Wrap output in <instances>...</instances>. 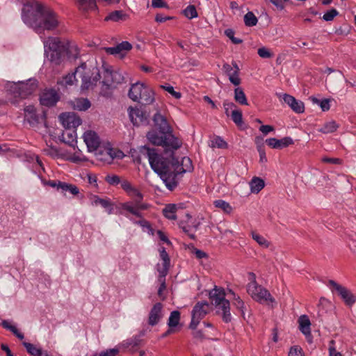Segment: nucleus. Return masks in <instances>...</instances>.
<instances>
[{"label":"nucleus","instance_id":"nucleus-42","mask_svg":"<svg viewBox=\"0 0 356 356\" xmlns=\"http://www.w3.org/2000/svg\"><path fill=\"white\" fill-rule=\"evenodd\" d=\"M76 74H77V73H76V71L72 74H68L66 76H63L60 79V81H58V83L65 87L68 86H72L77 82V80L75 77Z\"/></svg>","mask_w":356,"mask_h":356},{"label":"nucleus","instance_id":"nucleus-31","mask_svg":"<svg viewBox=\"0 0 356 356\" xmlns=\"http://www.w3.org/2000/svg\"><path fill=\"white\" fill-rule=\"evenodd\" d=\"M234 99L236 102L241 105H248V102L246 95L241 87H237L234 89Z\"/></svg>","mask_w":356,"mask_h":356},{"label":"nucleus","instance_id":"nucleus-3","mask_svg":"<svg viewBox=\"0 0 356 356\" xmlns=\"http://www.w3.org/2000/svg\"><path fill=\"white\" fill-rule=\"evenodd\" d=\"M250 276L252 280L247 285L248 293L254 300L273 307L275 303L274 298L266 289L257 283L254 273H251Z\"/></svg>","mask_w":356,"mask_h":356},{"label":"nucleus","instance_id":"nucleus-33","mask_svg":"<svg viewBox=\"0 0 356 356\" xmlns=\"http://www.w3.org/2000/svg\"><path fill=\"white\" fill-rule=\"evenodd\" d=\"M1 325L3 326V328L10 331L19 339H24V334L19 332V330L16 327V326L13 325L8 321L3 320L1 322Z\"/></svg>","mask_w":356,"mask_h":356},{"label":"nucleus","instance_id":"nucleus-20","mask_svg":"<svg viewBox=\"0 0 356 356\" xmlns=\"http://www.w3.org/2000/svg\"><path fill=\"white\" fill-rule=\"evenodd\" d=\"M24 111V120L32 127L39 124L41 116L36 113L35 107L32 105L26 106Z\"/></svg>","mask_w":356,"mask_h":356},{"label":"nucleus","instance_id":"nucleus-59","mask_svg":"<svg viewBox=\"0 0 356 356\" xmlns=\"http://www.w3.org/2000/svg\"><path fill=\"white\" fill-rule=\"evenodd\" d=\"M99 204L101 205L103 208L107 209L108 214H111L113 213V207L108 199H102L101 201H99Z\"/></svg>","mask_w":356,"mask_h":356},{"label":"nucleus","instance_id":"nucleus-48","mask_svg":"<svg viewBox=\"0 0 356 356\" xmlns=\"http://www.w3.org/2000/svg\"><path fill=\"white\" fill-rule=\"evenodd\" d=\"M252 237L262 248H266L270 245V243L263 236L257 232H252Z\"/></svg>","mask_w":356,"mask_h":356},{"label":"nucleus","instance_id":"nucleus-50","mask_svg":"<svg viewBox=\"0 0 356 356\" xmlns=\"http://www.w3.org/2000/svg\"><path fill=\"white\" fill-rule=\"evenodd\" d=\"M183 13L188 19H193L197 17V10L193 5L188 6L184 10Z\"/></svg>","mask_w":356,"mask_h":356},{"label":"nucleus","instance_id":"nucleus-51","mask_svg":"<svg viewBox=\"0 0 356 356\" xmlns=\"http://www.w3.org/2000/svg\"><path fill=\"white\" fill-rule=\"evenodd\" d=\"M140 337H141V336H140V335L134 336L132 338L124 341L123 343V345L127 348L129 346H131L132 348L137 347L141 343Z\"/></svg>","mask_w":356,"mask_h":356},{"label":"nucleus","instance_id":"nucleus-17","mask_svg":"<svg viewBox=\"0 0 356 356\" xmlns=\"http://www.w3.org/2000/svg\"><path fill=\"white\" fill-rule=\"evenodd\" d=\"M172 160L173 162L172 163V165L173 167V172H175V177L181 173L191 172L193 169L192 161L188 157L182 158L181 165H179V161L174 157H172Z\"/></svg>","mask_w":356,"mask_h":356},{"label":"nucleus","instance_id":"nucleus-29","mask_svg":"<svg viewBox=\"0 0 356 356\" xmlns=\"http://www.w3.org/2000/svg\"><path fill=\"white\" fill-rule=\"evenodd\" d=\"M22 345L25 347L27 353L31 356H44L47 351L43 352L41 348L37 347L35 345L24 341Z\"/></svg>","mask_w":356,"mask_h":356},{"label":"nucleus","instance_id":"nucleus-62","mask_svg":"<svg viewBox=\"0 0 356 356\" xmlns=\"http://www.w3.org/2000/svg\"><path fill=\"white\" fill-rule=\"evenodd\" d=\"M118 353V350L117 348H112L99 353H96L93 356H115Z\"/></svg>","mask_w":356,"mask_h":356},{"label":"nucleus","instance_id":"nucleus-13","mask_svg":"<svg viewBox=\"0 0 356 356\" xmlns=\"http://www.w3.org/2000/svg\"><path fill=\"white\" fill-rule=\"evenodd\" d=\"M222 70L229 77V81L234 86H238L241 80L239 77L240 69L236 63H232V65L225 63L222 66Z\"/></svg>","mask_w":356,"mask_h":356},{"label":"nucleus","instance_id":"nucleus-16","mask_svg":"<svg viewBox=\"0 0 356 356\" xmlns=\"http://www.w3.org/2000/svg\"><path fill=\"white\" fill-rule=\"evenodd\" d=\"M60 95L58 92L54 89L45 90L40 95V102L43 106L51 107L56 105L59 101Z\"/></svg>","mask_w":356,"mask_h":356},{"label":"nucleus","instance_id":"nucleus-54","mask_svg":"<svg viewBox=\"0 0 356 356\" xmlns=\"http://www.w3.org/2000/svg\"><path fill=\"white\" fill-rule=\"evenodd\" d=\"M189 249L191 250V252L195 256L196 259L199 260H202L203 259H207L209 258L207 253L195 248L194 246H191V248H189Z\"/></svg>","mask_w":356,"mask_h":356},{"label":"nucleus","instance_id":"nucleus-23","mask_svg":"<svg viewBox=\"0 0 356 356\" xmlns=\"http://www.w3.org/2000/svg\"><path fill=\"white\" fill-rule=\"evenodd\" d=\"M162 309L163 305L161 303L157 302L155 305H154L149 314V325L154 326L159 322V321L163 316Z\"/></svg>","mask_w":356,"mask_h":356},{"label":"nucleus","instance_id":"nucleus-14","mask_svg":"<svg viewBox=\"0 0 356 356\" xmlns=\"http://www.w3.org/2000/svg\"><path fill=\"white\" fill-rule=\"evenodd\" d=\"M130 120L135 126L146 125L148 124V116L145 112L138 108L128 109Z\"/></svg>","mask_w":356,"mask_h":356},{"label":"nucleus","instance_id":"nucleus-55","mask_svg":"<svg viewBox=\"0 0 356 356\" xmlns=\"http://www.w3.org/2000/svg\"><path fill=\"white\" fill-rule=\"evenodd\" d=\"M212 147L226 148L227 143L220 137L217 136L211 140Z\"/></svg>","mask_w":356,"mask_h":356},{"label":"nucleus","instance_id":"nucleus-8","mask_svg":"<svg viewBox=\"0 0 356 356\" xmlns=\"http://www.w3.org/2000/svg\"><path fill=\"white\" fill-rule=\"evenodd\" d=\"M123 79L122 75L119 72L106 69L104 72V79L102 81L101 93L104 96H107L115 85L122 83Z\"/></svg>","mask_w":356,"mask_h":356},{"label":"nucleus","instance_id":"nucleus-45","mask_svg":"<svg viewBox=\"0 0 356 356\" xmlns=\"http://www.w3.org/2000/svg\"><path fill=\"white\" fill-rule=\"evenodd\" d=\"M180 320V313L178 311H173L170 313V317L168 318V325L170 328L176 327Z\"/></svg>","mask_w":356,"mask_h":356},{"label":"nucleus","instance_id":"nucleus-28","mask_svg":"<svg viewBox=\"0 0 356 356\" xmlns=\"http://www.w3.org/2000/svg\"><path fill=\"white\" fill-rule=\"evenodd\" d=\"M165 134V132H161V131L157 132L156 131L152 130L147 134V138L152 144L161 146L164 141L163 140Z\"/></svg>","mask_w":356,"mask_h":356},{"label":"nucleus","instance_id":"nucleus-44","mask_svg":"<svg viewBox=\"0 0 356 356\" xmlns=\"http://www.w3.org/2000/svg\"><path fill=\"white\" fill-rule=\"evenodd\" d=\"M44 153L54 159L61 158L63 154L56 147H48L43 150Z\"/></svg>","mask_w":356,"mask_h":356},{"label":"nucleus","instance_id":"nucleus-37","mask_svg":"<svg viewBox=\"0 0 356 356\" xmlns=\"http://www.w3.org/2000/svg\"><path fill=\"white\" fill-rule=\"evenodd\" d=\"M291 109L296 113H302L305 111V104L291 95Z\"/></svg>","mask_w":356,"mask_h":356},{"label":"nucleus","instance_id":"nucleus-47","mask_svg":"<svg viewBox=\"0 0 356 356\" xmlns=\"http://www.w3.org/2000/svg\"><path fill=\"white\" fill-rule=\"evenodd\" d=\"M258 22L257 17L252 12H248L244 16V23L247 26H254Z\"/></svg>","mask_w":356,"mask_h":356},{"label":"nucleus","instance_id":"nucleus-12","mask_svg":"<svg viewBox=\"0 0 356 356\" xmlns=\"http://www.w3.org/2000/svg\"><path fill=\"white\" fill-rule=\"evenodd\" d=\"M59 120L66 129H75L81 123V120L74 113H61Z\"/></svg>","mask_w":356,"mask_h":356},{"label":"nucleus","instance_id":"nucleus-22","mask_svg":"<svg viewBox=\"0 0 356 356\" xmlns=\"http://www.w3.org/2000/svg\"><path fill=\"white\" fill-rule=\"evenodd\" d=\"M132 49V45L127 41H123L115 47H106L105 51L111 55L123 56L124 54Z\"/></svg>","mask_w":356,"mask_h":356},{"label":"nucleus","instance_id":"nucleus-24","mask_svg":"<svg viewBox=\"0 0 356 356\" xmlns=\"http://www.w3.org/2000/svg\"><path fill=\"white\" fill-rule=\"evenodd\" d=\"M124 153L118 149L111 147L110 145H106V157H102L101 154L99 156V160L111 163L114 159H122L124 157Z\"/></svg>","mask_w":356,"mask_h":356},{"label":"nucleus","instance_id":"nucleus-41","mask_svg":"<svg viewBox=\"0 0 356 356\" xmlns=\"http://www.w3.org/2000/svg\"><path fill=\"white\" fill-rule=\"evenodd\" d=\"M58 190H61L62 191H69L74 195H76L79 193V190L76 186L63 181L59 184Z\"/></svg>","mask_w":356,"mask_h":356},{"label":"nucleus","instance_id":"nucleus-21","mask_svg":"<svg viewBox=\"0 0 356 356\" xmlns=\"http://www.w3.org/2000/svg\"><path fill=\"white\" fill-rule=\"evenodd\" d=\"M163 140L164 141L161 146L167 149L175 150L179 149L181 145V142L172 134L170 130L165 132Z\"/></svg>","mask_w":356,"mask_h":356},{"label":"nucleus","instance_id":"nucleus-26","mask_svg":"<svg viewBox=\"0 0 356 356\" xmlns=\"http://www.w3.org/2000/svg\"><path fill=\"white\" fill-rule=\"evenodd\" d=\"M153 121L155 127L161 132H166L170 130V127L166 118L159 113L154 115Z\"/></svg>","mask_w":356,"mask_h":356},{"label":"nucleus","instance_id":"nucleus-58","mask_svg":"<svg viewBox=\"0 0 356 356\" xmlns=\"http://www.w3.org/2000/svg\"><path fill=\"white\" fill-rule=\"evenodd\" d=\"M257 54L262 58H271L273 56V52H271L270 49L264 47L259 48L257 51Z\"/></svg>","mask_w":356,"mask_h":356},{"label":"nucleus","instance_id":"nucleus-4","mask_svg":"<svg viewBox=\"0 0 356 356\" xmlns=\"http://www.w3.org/2000/svg\"><path fill=\"white\" fill-rule=\"evenodd\" d=\"M209 298L217 308L218 312L221 313L222 320L225 323L230 322L232 320L230 303L229 300L225 299V290L222 288L215 286L214 289L209 292Z\"/></svg>","mask_w":356,"mask_h":356},{"label":"nucleus","instance_id":"nucleus-7","mask_svg":"<svg viewBox=\"0 0 356 356\" xmlns=\"http://www.w3.org/2000/svg\"><path fill=\"white\" fill-rule=\"evenodd\" d=\"M38 88L35 79H29L26 82L13 83L10 86L9 91L15 97L25 99L33 94Z\"/></svg>","mask_w":356,"mask_h":356},{"label":"nucleus","instance_id":"nucleus-43","mask_svg":"<svg viewBox=\"0 0 356 356\" xmlns=\"http://www.w3.org/2000/svg\"><path fill=\"white\" fill-rule=\"evenodd\" d=\"M65 51V50L54 51L45 54L51 62L58 65L61 62L63 52Z\"/></svg>","mask_w":356,"mask_h":356},{"label":"nucleus","instance_id":"nucleus-52","mask_svg":"<svg viewBox=\"0 0 356 356\" xmlns=\"http://www.w3.org/2000/svg\"><path fill=\"white\" fill-rule=\"evenodd\" d=\"M229 115H231L232 120L236 125L239 126L243 123V115L240 110H233Z\"/></svg>","mask_w":356,"mask_h":356},{"label":"nucleus","instance_id":"nucleus-63","mask_svg":"<svg viewBox=\"0 0 356 356\" xmlns=\"http://www.w3.org/2000/svg\"><path fill=\"white\" fill-rule=\"evenodd\" d=\"M335 341L334 340H331L329 343V356H342V355L337 352L334 347Z\"/></svg>","mask_w":356,"mask_h":356},{"label":"nucleus","instance_id":"nucleus-6","mask_svg":"<svg viewBox=\"0 0 356 356\" xmlns=\"http://www.w3.org/2000/svg\"><path fill=\"white\" fill-rule=\"evenodd\" d=\"M129 97L134 102L149 105L154 102V91L142 83L133 84L129 91Z\"/></svg>","mask_w":356,"mask_h":356},{"label":"nucleus","instance_id":"nucleus-1","mask_svg":"<svg viewBox=\"0 0 356 356\" xmlns=\"http://www.w3.org/2000/svg\"><path fill=\"white\" fill-rule=\"evenodd\" d=\"M21 17L23 22L38 34L54 32L61 24V19L57 13L35 0L23 5Z\"/></svg>","mask_w":356,"mask_h":356},{"label":"nucleus","instance_id":"nucleus-38","mask_svg":"<svg viewBox=\"0 0 356 356\" xmlns=\"http://www.w3.org/2000/svg\"><path fill=\"white\" fill-rule=\"evenodd\" d=\"M177 207L176 204H170L165 206V207L163 209V213L165 217L170 220H175L177 216L175 213L177 211Z\"/></svg>","mask_w":356,"mask_h":356},{"label":"nucleus","instance_id":"nucleus-10","mask_svg":"<svg viewBox=\"0 0 356 356\" xmlns=\"http://www.w3.org/2000/svg\"><path fill=\"white\" fill-rule=\"evenodd\" d=\"M327 286L332 293H337L347 305L351 306L356 300L355 296L346 287L339 284L334 280H329Z\"/></svg>","mask_w":356,"mask_h":356},{"label":"nucleus","instance_id":"nucleus-35","mask_svg":"<svg viewBox=\"0 0 356 356\" xmlns=\"http://www.w3.org/2000/svg\"><path fill=\"white\" fill-rule=\"evenodd\" d=\"M127 18V15L122 10H115L111 13L107 17H106V21H124Z\"/></svg>","mask_w":356,"mask_h":356},{"label":"nucleus","instance_id":"nucleus-32","mask_svg":"<svg viewBox=\"0 0 356 356\" xmlns=\"http://www.w3.org/2000/svg\"><path fill=\"white\" fill-rule=\"evenodd\" d=\"M229 292L232 296V305L241 312L242 315H244V309L245 307L243 300L239 296L236 294L232 290H229Z\"/></svg>","mask_w":356,"mask_h":356},{"label":"nucleus","instance_id":"nucleus-46","mask_svg":"<svg viewBox=\"0 0 356 356\" xmlns=\"http://www.w3.org/2000/svg\"><path fill=\"white\" fill-rule=\"evenodd\" d=\"M213 204L216 207L222 209L224 212L227 213H230L232 211V207L229 204V203L225 202L222 200H218L214 201Z\"/></svg>","mask_w":356,"mask_h":356},{"label":"nucleus","instance_id":"nucleus-30","mask_svg":"<svg viewBox=\"0 0 356 356\" xmlns=\"http://www.w3.org/2000/svg\"><path fill=\"white\" fill-rule=\"evenodd\" d=\"M339 125L334 120H330L325 122L321 127L317 129L318 132L323 134H330L333 133L338 129Z\"/></svg>","mask_w":356,"mask_h":356},{"label":"nucleus","instance_id":"nucleus-53","mask_svg":"<svg viewBox=\"0 0 356 356\" xmlns=\"http://www.w3.org/2000/svg\"><path fill=\"white\" fill-rule=\"evenodd\" d=\"M65 50L67 51V54L70 58H72L76 59L79 56V49L77 45L72 44H68L67 47H66Z\"/></svg>","mask_w":356,"mask_h":356},{"label":"nucleus","instance_id":"nucleus-56","mask_svg":"<svg viewBox=\"0 0 356 356\" xmlns=\"http://www.w3.org/2000/svg\"><path fill=\"white\" fill-rule=\"evenodd\" d=\"M225 34L227 37H228L232 40V42L234 44H238L242 43V42H243V40L241 39L234 37V30H232L231 29H226L225 31Z\"/></svg>","mask_w":356,"mask_h":356},{"label":"nucleus","instance_id":"nucleus-64","mask_svg":"<svg viewBox=\"0 0 356 356\" xmlns=\"http://www.w3.org/2000/svg\"><path fill=\"white\" fill-rule=\"evenodd\" d=\"M291 356H305L302 349L299 346L291 347Z\"/></svg>","mask_w":356,"mask_h":356},{"label":"nucleus","instance_id":"nucleus-49","mask_svg":"<svg viewBox=\"0 0 356 356\" xmlns=\"http://www.w3.org/2000/svg\"><path fill=\"white\" fill-rule=\"evenodd\" d=\"M125 216L127 218H129L131 221H132L134 224L138 225L143 228L151 229V225L149 222L143 218V216H141V217L138 218V220H134L133 217H130L128 214H125Z\"/></svg>","mask_w":356,"mask_h":356},{"label":"nucleus","instance_id":"nucleus-15","mask_svg":"<svg viewBox=\"0 0 356 356\" xmlns=\"http://www.w3.org/2000/svg\"><path fill=\"white\" fill-rule=\"evenodd\" d=\"M83 140L90 152H95L100 147V139L96 132L89 130L83 135Z\"/></svg>","mask_w":356,"mask_h":356},{"label":"nucleus","instance_id":"nucleus-27","mask_svg":"<svg viewBox=\"0 0 356 356\" xmlns=\"http://www.w3.org/2000/svg\"><path fill=\"white\" fill-rule=\"evenodd\" d=\"M266 143L273 149H280L286 147L289 145V138L284 137L282 139L271 138L267 139Z\"/></svg>","mask_w":356,"mask_h":356},{"label":"nucleus","instance_id":"nucleus-25","mask_svg":"<svg viewBox=\"0 0 356 356\" xmlns=\"http://www.w3.org/2000/svg\"><path fill=\"white\" fill-rule=\"evenodd\" d=\"M160 258L162 260V264L156 265L158 273L165 272L168 273L170 268V259L165 248L161 247L159 249Z\"/></svg>","mask_w":356,"mask_h":356},{"label":"nucleus","instance_id":"nucleus-36","mask_svg":"<svg viewBox=\"0 0 356 356\" xmlns=\"http://www.w3.org/2000/svg\"><path fill=\"white\" fill-rule=\"evenodd\" d=\"M90 102L88 99L79 98L74 102V108L79 111H86L90 107Z\"/></svg>","mask_w":356,"mask_h":356},{"label":"nucleus","instance_id":"nucleus-40","mask_svg":"<svg viewBox=\"0 0 356 356\" xmlns=\"http://www.w3.org/2000/svg\"><path fill=\"white\" fill-rule=\"evenodd\" d=\"M63 140L65 143H68L72 146L74 143H76V134L75 129H66L63 134Z\"/></svg>","mask_w":356,"mask_h":356},{"label":"nucleus","instance_id":"nucleus-2","mask_svg":"<svg viewBox=\"0 0 356 356\" xmlns=\"http://www.w3.org/2000/svg\"><path fill=\"white\" fill-rule=\"evenodd\" d=\"M141 152L147 156L152 169L159 175L166 187L171 191L173 190L177 186V182L175 180V175L172 165V157L169 161L159 155L155 149H151L146 146L143 147Z\"/></svg>","mask_w":356,"mask_h":356},{"label":"nucleus","instance_id":"nucleus-57","mask_svg":"<svg viewBox=\"0 0 356 356\" xmlns=\"http://www.w3.org/2000/svg\"><path fill=\"white\" fill-rule=\"evenodd\" d=\"M161 88L165 91L168 92L170 95H172L175 99H180L181 97V94L179 92H177L174 90V88L168 84L161 86Z\"/></svg>","mask_w":356,"mask_h":356},{"label":"nucleus","instance_id":"nucleus-60","mask_svg":"<svg viewBox=\"0 0 356 356\" xmlns=\"http://www.w3.org/2000/svg\"><path fill=\"white\" fill-rule=\"evenodd\" d=\"M337 15H338V11L336 9L332 8V9L328 10L327 12H326L323 15V19L327 22L332 21V20H333L334 17L337 16Z\"/></svg>","mask_w":356,"mask_h":356},{"label":"nucleus","instance_id":"nucleus-5","mask_svg":"<svg viewBox=\"0 0 356 356\" xmlns=\"http://www.w3.org/2000/svg\"><path fill=\"white\" fill-rule=\"evenodd\" d=\"M76 73L81 78V90L92 89L99 81L101 76L97 67L88 68L86 63H83L76 68Z\"/></svg>","mask_w":356,"mask_h":356},{"label":"nucleus","instance_id":"nucleus-61","mask_svg":"<svg viewBox=\"0 0 356 356\" xmlns=\"http://www.w3.org/2000/svg\"><path fill=\"white\" fill-rule=\"evenodd\" d=\"M223 107L225 108V114L227 116H229L231 114V113H229V111H231V112H232L233 110H235L236 106L233 102L225 101L223 102Z\"/></svg>","mask_w":356,"mask_h":356},{"label":"nucleus","instance_id":"nucleus-9","mask_svg":"<svg viewBox=\"0 0 356 356\" xmlns=\"http://www.w3.org/2000/svg\"><path fill=\"white\" fill-rule=\"evenodd\" d=\"M211 307L206 301L198 302L191 312L190 328L195 330L200 321L209 312Z\"/></svg>","mask_w":356,"mask_h":356},{"label":"nucleus","instance_id":"nucleus-39","mask_svg":"<svg viewBox=\"0 0 356 356\" xmlns=\"http://www.w3.org/2000/svg\"><path fill=\"white\" fill-rule=\"evenodd\" d=\"M168 275V273H165V272L159 273L158 276V282L160 284V286L158 289V296L163 300L165 299V296H163V292L166 289V284H165V277Z\"/></svg>","mask_w":356,"mask_h":356},{"label":"nucleus","instance_id":"nucleus-11","mask_svg":"<svg viewBox=\"0 0 356 356\" xmlns=\"http://www.w3.org/2000/svg\"><path fill=\"white\" fill-rule=\"evenodd\" d=\"M147 204L140 202L138 200L127 202L121 204V208L124 211L122 213L124 216L125 214H128L130 217L133 216L138 218L143 216L142 211L147 209Z\"/></svg>","mask_w":356,"mask_h":356},{"label":"nucleus","instance_id":"nucleus-34","mask_svg":"<svg viewBox=\"0 0 356 356\" xmlns=\"http://www.w3.org/2000/svg\"><path fill=\"white\" fill-rule=\"evenodd\" d=\"M264 186V181L259 177H254L250 182V190L254 193H258L261 191Z\"/></svg>","mask_w":356,"mask_h":356},{"label":"nucleus","instance_id":"nucleus-19","mask_svg":"<svg viewBox=\"0 0 356 356\" xmlns=\"http://www.w3.org/2000/svg\"><path fill=\"white\" fill-rule=\"evenodd\" d=\"M45 54L54 51L65 50L66 47L58 38L49 37L44 42Z\"/></svg>","mask_w":356,"mask_h":356},{"label":"nucleus","instance_id":"nucleus-18","mask_svg":"<svg viewBox=\"0 0 356 356\" xmlns=\"http://www.w3.org/2000/svg\"><path fill=\"white\" fill-rule=\"evenodd\" d=\"M298 328L305 335L307 341L309 343L313 342V337L311 333V322L308 316L302 315L298 318Z\"/></svg>","mask_w":356,"mask_h":356}]
</instances>
